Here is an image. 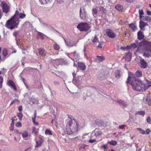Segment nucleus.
I'll return each mask as SVG.
<instances>
[{
  "label": "nucleus",
  "instance_id": "obj_18",
  "mask_svg": "<svg viewBox=\"0 0 151 151\" xmlns=\"http://www.w3.org/2000/svg\"><path fill=\"white\" fill-rule=\"evenodd\" d=\"M43 142V140L40 138L38 141L36 140V145L35 146V147L37 148L40 147Z\"/></svg>",
  "mask_w": 151,
  "mask_h": 151
},
{
  "label": "nucleus",
  "instance_id": "obj_39",
  "mask_svg": "<svg viewBox=\"0 0 151 151\" xmlns=\"http://www.w3.org/2000/svg\"><path fill=\"white\" fill-rule=\"evenodd\" d=\"M2 54L4 56H6L8 54L7 50L6 49H4L2 51Z\"/></svg>",
  "mask_w": 151,
  "mask_h": 151
},
{
  "label": "nucleus",
  "instance_id": "obj_10",
  "mask_svg": "<svg viewBox=\"0 0 151 151\" xmlns=\"http://www.w3.org/2000/svg\"><path fill=\"white\" fill-rule=\"evenodd\" d=\"M148 25V24L142 21H140L139 22V27L140 30L144 31L145 30V27Z\"/></svg>",
  "mask_w": 151,
  "mask_h": 151
},
{
  "label": "nucleus",
  "instance_id": "obj_44",
  "mask_svg": "<svg viewBox=\"0 0 151 151\" xmlns=\"http://www.w3.org/2000/svg\"><path fill=\"white\" fill-rule=\"evenodd\" d=\"M38 36H39L40 38L41 39H44L43 35L42 33L39 32L38 33Z\"/></svg>",
  "mask_w": 151,
  "mask_h": 151
},
{
  "label": "nucleus",
  "instance_id": "obj_55",
  "mask_svg": "<svg viewBox=\"0 0 151 151\" xmlns=\"http://www.w3.org/2000/svg\"><path fill=\"white\" fill-rule=\"evenodd\" d=\"M19 32L18 31L15 32L13 33V36L15 37H16L18 35Z\"/></svg>",
  "mask_w": 151,
  "mask_h": 151
},
{
  "label": "nucleus",
  "instance_id": "obj_52",
  "mask_svg": "<svg viewBox=\"0 0 151 151\" xmlns=\"http://www.w3.org/2000/svg\"><path fill=\"white\" fill-rule=\"evenodd\" d=\"M97 59L99 61H101L103 60L104 58L103 57H102L101 56H97Z\"/></svg>",
  "mask_w": 151,
  "mask_h": 151
},
{
  "label": "nucleus",
  "instance_id": "obj_3",
  "mask_svg": "<svg viewBox=\"0 0 151 151\" xmlns=\"http://www.w3.org/2000/svg\"><path fill=\"white\" fill-rule=\"evenodd\" d=\"M140 44L141 46L144 47L143 55L147 58L151 57V42L143 39L140 42Z\"/></svg>",
  "mask_w": 151,
  "mask_h": 151
},
{
  "label": "nucleus",
  "instance_id": "obj_54",
  "mask_svg": "<svg viewBox=\"0 0 151 151\" xmlns=\"http://www.w3.org/2000/svg\"><path fill=\"white\" fill-rule=\"evenodd\" d=\"M147 122L149 123H151V119L150 116H148L147 118Z\"/></svg>",
  "mask_w": 151,
  "mask_h": 151
},
{
  "label": "nucleus",
  "instance_id": "obj_59",
  "mask_svg": "<svg viewBox=\"0 0 151 151\" xmlns=\"http://www.w3.org/2000/svg\"><path fill=\"white\" fill-rule=\"evenodd\" d=\"M124 127H125L124 125H120L119 126V128L121 129H123L124 128Z\"/></svg>",
  "mask_w": 151,
  "mask_h": 151
},
{
  "label": "nucleus",
  "instance_id": "obj_41",
  "mask_svg": "<svg viewBox=\"0 0 151 151\" xmlns=\"http://www.w3.org/2000/svg\"><path fill=\"white\" fill-rule=\"evenodd\" d=\"M92 41L93 43H95L96 42H97V41H98V39L97 37V36L96 35H95L94 36V38L92 39Z\"/></svg>",
  "mask_w": 151,
  "mask_h": 151
},
{
  "label": "nucleus",
  "instance_id": "obj_17",
  "mask_svg": "<svg viewBox=\"0 0 151 151\" xmlns=\"http://www.w3.org/2000/svg\"><path fill=\"white\" fill-rule=\"evenodd\" d=\"M138 41L137 40L136 41V42L133 43H132L130 46H127V47H130L134 49L136 48L138 46Z\"/></svg>",
  "mask_w": 151,
  "mask_h": 151
},
{
  "label": "nucleus",
  "instance_id": "obj_64",
  "mask_svg": "<svg viewBox=\"0 0 151 151\" xmlns=\"http://www.w3.org/2000/svg\"><path fill=\"white\" fill-rule=\"evenodd\" d=\"M68 120H70V119H72V120L73 117L71 116L70 115H68Z\"/></svg>",
  "mask_w": 151,
  "mask_h": 151
},
{
  "label": "nucleus",
  "instance_id": "obj_8",
  "mask_svg": "<svg viewBox=\"0 0 151 151\" xmlns=\"http://www.w3.org/2000/svg\"><path fill=\"white\" fill-rule=\"evenodd\" d=\"M106 32L107 36L110 38H113L116 36L115 34L110 29H106Z\"/></svg>",
  "mask_w": 151,
  "mask_h": 151
},
{
  "label": "nucleus",
  "instance_id": "obj_29",
  "mask_svg": "<svg viewBox=\"0 0 151 151\" xmlns=\"http://www.w3.org/2000/svg\"><path fill=\"white\" fill-rule=\"evenodd\" d=\"M21 134L22 137L24 139H26L28 135V132L26 131L21 133Z\"/></svg>",
  "mask_w": 151,
  "mask_h": 151
},
{
  "label": "nucleus",
  "instance_id": "obj_48",
  "mask_svg": "<svg viewBox=\"0 0 151 151\" xmlns=\"http://www.w3.org/2000/svg\"><path fill=\"white\" fill-rule=\"evenodd\" d=\"M14 124L11 123L10 127V130L11 131H13L14 130Z\"/></svg>",
  "mask_w": 151,
  "mask_h": 151
},
{
  "label": "nucleus",
  "instance_id": "obj_61",
  "mask_svg": "<svg viewBox=\"0 0 151 151\" xmlns=\"http://www.w3.org/2000/svg\"><path fill=\"white\" fill-rule=\"evenodd\" d=\"M38 19L39 20L40 23H42L44 25V26L47 25L45 23H44L42 22L39 18H38Z\"/></svg>",
  "mask_w": 151,
  "mask_h": 151
},
{
  "label": "nucleus",
  "instance_id": "obj_51",
  "mask_svg": "<svg viewBox=\"0 0 151 151\" xmlns=\"http://www.w3.org/2000/svg\"><path fill=\"white\" fill-rule=\"evenodd\" d=\"M39 1L42 4H45L47 3V1L46 0H39Z\"/></svg>",
  "mask_w": 151,
  "mask_h": 151
},
{
  "label": "nucleus",
  "instance_id": "obj_15",
  "mask_svg": "<svg viewBox=\"0 0 151 151\" xmlns=\"http://www.w3.org/2000/svg\"><path fill=\"white\" fill-rule=\"evenodd\" d=\"M65 42L67 45L69 47H72L76 45V43L73 41H66L64 39Z\"/></svg>",
  "mask_w": 151,
  "mask_h": 151
},
{
  "label": "nucleus",
  "instance_id": "obj_42",
  "mask_svg": "<svg viewBox=\"0 0 151 151\" xmlns=\"http://www.w3.org/2000/svg\"><path fill=\"white\" fill-rule=\"evenodd\" d=\"M140 44V43H139ZM141 47H142L144 48V47L143 46H141V45H140V46H137V50H135V51L136 52H140V48Z\"/></svg>",
  "mask_w": 151,
  "mask_h": 151
},
{
  "label": "nucleus",
  "instance_id": "obj_50",
  "mask_svg": "<svg viewBox=\"0 0 151 151\" xmlns=\"http://www.w3.org/2000/svg\"><path fill=\"white\" fill-rule=\"evenodd\" d=\"M35 118H32V120L33 123L36 125H38L39 124L38 122H36L35 121Z\"/></svg>",
  "mask_w": 151,
  "mask_h": 151
},
{
  "label": "nucleus",
  "instance_id": "obj_14",
  "mask_svg": "<svg viewBox=\"0 0 151 151\" xmlns=\"http://www.w3.org/2000/svg\"><path fill=\"white\" fill-rule=\"evenodd\" d=\"M146 97L145 99L146 101L147 102L148 105L149 106H150L151 105V98L150 94H147L146 95Z\"/></svg>",
  "mask_w": 151,
  "mask_h": 151
},
{
  "label": "nucleus",
  "instance_id": "obj_36",
  "mask_svg": "<svg viewBox=\"0 0 151 151\" xmlns=\"http://www.w3.org/2000/svg\"><path fill=\"white\" fill-rule=\"evenodd\" d=\"M108 143L110 144L111 145H112L113 146H115L116 145L117 142L116 141L112 140L111 141L109 142Z\"/></svg>",
  "mask_w": 151,
  "mask_h": 151
},
{
  "label": "nucleus",
  "instance_id": "obj_30",
  "mask_svg": "<svg viewBox=\"0 0 151 151\" xmlns=\"http://www.w3.org/2000/svg\"><path fill=\"white\" fill-rule=\"evenodd\" d=\"M135 75L137 77H141L142 76V72L140 70H137L135 73Z\"/></svg>",
  "mask_w": 151,
  "mask_h": 151
},
{
  "label": "nucleus",
  "instance_id": "obj_37",
  "mask_svg": "<svg viewBox=\"0 0 151 151\" xmlns=\"http://www.w3.org/2000/svg\"><path fill=\"white\" fill-rule=\"evenodd\" d=\"M97 10L96 8L93 9L92 10V13L93 16L95 17H96L95 15H96L97 14Z\"/></svg>",
  "mask_w": 151,
  "mask_h": 151
},
{
  "label": "nucleus",
  "instance_id": "obj_60",
  "mask_svg": "<svg viewBox=\"0 0 151 151\" xmlns=\"http://www.w3.org/2000/svg\"><path fill=\"white\" fill-rule=\"evenodd\" d=\"M127 47V49H128L129 48V47H126L124 46V47H121L120 48V49H122V50H124L126 49Z\"/></svg>",
  "mask_w": 151,
  "mask_h": 151
},
{
  "label": "nucleus",
  "instance_id": "obj_11",
  "mask_svg": "<svg viewBox=\"0 0 151 151\" xmlns=\"http://www.w3.org/2000/svg\"><path fill=\"white\" fill-rule=\"evenodd\" d=\"M6 71L5 69L3 68L2 70L0 71V75L1 74H4ZM3 81V78L2 76H0V88L2 87V84Z\"/></svg>",
  "mask_w": 151,
  "mask_h": 151
},
{
  "label": "nucleus",
  "instance_id": "obj_22",
  "mask_svg": "<svg viewBox=\"0 0 151 151\" xmlns=\"http://www.w3.org/2000/svg\"><path fill=\"white\" fill-rule=\"evenodd\" d=\"M135 114L136 115H141L144 117L145 114V112L144 111H137L136 112Z\"/></svg>",
  "mask_w": 151,
  "mask_h": 151
},
{
  "label": "nucleus",
  "instance_id": "obj_12",
  "mask_svg": "<svg viewBox=\"0 0 151 151\" xmlns=\"http://www.w3.org/2000/svg\"><path fill=\"white\" fill-rule=\"evenodd\" d=\"M7 85L9 86H10L11 88H13L15 90H16L17 88L16 86L12 81H9L7 82Z\"/></svg>",
  "mask_w": 151,
  "mask_h": 151
},
{
  "label": "nucleus",
  "instance_id": "obj_23",
  "mask_svg": "<svg viewBox=\"0 0 151 151\" xmlns=\"http://www.w3.org/2000/svg\"><path fill=\"white\" fill-rule=\"evenodd\" d=\"M39 53L42 56H44L46 55V52L43 49H39Z\"/></svg>",
  "mask_w": 151,
  "mask_h": 151
},
{
  "label": "nucleus",
  "instance_id": "obj_9",
  "mask_svg": "<svg viewBox=\"0 0 151 151\" xmlns=\"http://www.w3.org/2000/svg\"><path fill=\"white\" fill-rule=\"evenodd\" d=\"M140 67L143 69H145L147 68V62L142 58L140 59Z\"/></svg>",
  "mask_w": 151,
  "mask_h": 151
},
{
  "label": "nucleus",
  "instance_id": "obj_20",
  "mask_svg": "<svg viewBox=\"0 0 151 151\" xmlns=\"http://www.w3.org/2000/svg\"><path fill=\"white\" fill-rule=\"evenodd\" d=\"M98 77L99 79L100 80H102L106 78L104 72L100 73H99L98 75Z\"/></svg>",
  "mask_w": 151,
  "mask_h": 151
},
{
  "label": "nucleus",
  "instance_id": "obj_26",
  "mask_svg": "<svg viewBox=\"0 0 151 151\" xmlns=\"http://www.w3.org/2000/svg\"><path fill=\"white\" fill-rule=\"evenodd\" d=\"M115 8L119 11L122 12L123 10V6L120 4L116 5L115 6Z\"/></svg>",
  "mask_w": 151,
  "mask_h": 151
},
{
  "label": "nucleus",
  "instance_id": "obj_35",
  "mask_svg": "<svg viewBox=\"0 0 151 151\" xmlns=\"http://www.w3.org/2000/svg\"><path fill=\"white\" fill-rule=\"evenodd\" d=\"M115 76L117 78H119L120 77V72L119 70H117L116 71Z\"/></svg>",
  "mask_w": 151,
  "mask_h": 151
},
{
  "label": "nucleus",
  "instance_id": "obj_19",
  "mask_svg": "<svg viewBox=\"0 0 151 151\" xmlns=\"http://www.w3.org/2000/svg\"><path fill=\"white\" fill-rule=\"evenodd\" d=\"M144 36L143 32L139 31L137 33L138 39L139 40H141L144 38Z\"/></svg>",
  "mask_w": 151,
  "mask_h": 151
},
{
  "label": "nucleus",
  "instance_id": "obj_32",
  "mask_svg": "<svg viewBox=\"0 0 151 151\" xmlns=\"http://www.w3.org/2000/svg\"><path fill=\"white\" fill-rule=\"evenodd\" d=\"M17 116L20 121H21L22 119L23 114L21 112H19L17 113Z\"/></svg>",
  "mask_w": 151,
  "mask_h": 151
},
{
  "label": "nucleus",
  "instance_id": "obj_49",
  "mask_svg": "<svg viewBox=\"0 0 151 151\" xmlns=\"http://www.w3.org/2000/svg\"><path fill=\"white\" fill-rule=\"evenodd\" d=\"M16 126L17 127H20L22 126V124L20 122H18L16 124Z\"/></svg>",
  "mask_w": 151,
  "mask_h": 151
},
{
  "label": "nucleus",
  "instance_id": "obj_57",
  "mask_svg": "<svg viewBox=\"0 0 151 151\" xmlns=\"http://www.w3.org/2000/svg\"><path fill=\"white\" fill-rule=\"evenodd\" d=\"M56 1L58 3H61L64 1V0H56Z\"/></svg>",
  "mask_w": 151,
  "mask_h": 151
},
{
  "label": "nucleus",
  "instance_id": "obj_45",
  "mask_svg": "<svg viewBox=\"0 0 151 151\" xmlns=\"http://www.w3.org/2000/svg\"><path fill=\"white\" fill-rule=\"evenodd\" d=\"M68 122L67 123V124L70 126L72 125L73 124L72 120L71 119H70V120H68Z\"/></svg>",
  "mask_w": 151,
  "mask_h": 151
},
{
  "label": "nucleus",
  "instance_id": "obj_63",
  "mask_svg": "<svg viewBox=\"0 0 151 151\" xmlns=\"http://www.w3.org/2000/svg\"><path fill=\"white\" fill-rule=\"evenodd\" d=\"M147 15H151V11H147Z\"/></svg>",
  "mask_w": 151,
  "mask_h": 151
},
{
  "label": "nucleus",
  "instance_id": "obj_43",
  "mask_svg": "<svg viewBox=\"0 0 151 151\" xmlns=\"http://www.w3.org/2000/svg\"><path fill=\"white\" fill-rule=\"evenodd\" d=\"M99 9L103 13H105L106 12V9L103 6L100 7H99Z\"/></svg>",
  "mask_w": 151,
  "mask_h": 151
},
{
  "label": "nucleus",
  "instance_id": "obj_46",
  "mask_svg": "<svg viewBox=\"0 0 151 151\" xmlns=\"http://www.w3.org/2000/svg\"><path fill=\"white\" fill-rule=\"evenodd\" d=\"M32 133L35 134H37V131L36 130V128L35 127L32 128Z\"/></svg>",
  "mask_w": 151,
  "mask_h": 151
},
{
  "label": "nucleus",
  "instance_id": "obj_25",
  "mask_svg": "<svg viewBox=\"0 0 151 151\" xmlns=\"http://www.w3.org/2000/svg\"><path fill=\"white\" fill-rule=\"evenodd\" d=\"M72 55L74 57L75 59L78 60L79 59V55L78 53L75 51L71 53Z\"/></svg>",
  "mask_w": 151,
  "mask_h": 151
},
{
  "label": "nucleus",
  "instance_id": "obj_24",
  "mask_svg": "<svg viewBox=\"0 0 151 151\" xmlns=\"http://www.w3.org/2000/svg\"><path fill=\"white\" fill-rule=\"evenodd\" d=\"M126 60L128 62L130 61L131 59V55L130 52H128L126 54Z\"/></svg>",
  "mask_w": 151,
  "mask_h": 151
},
{
  "label": "nucleus",
  "instance_id": "obj_47",
  "mask_svg": "<svg viewBox=\"0 0 151 151\" xmlns=\"http://www.w3.org/2000/svg\"><path fill=\"white\" fill-rule=\"evenodd\" d=\"M90 139L89 140L88 142L91 143H94V142H96V139Z\"/></svg>",
  "mask_w": 151,
  "mask_h": 151
},
{
  "label": "nucleus",
  "instance_id": "obj_56",
  "mask_svg": "<svg viewBox=\"0 0 151 151\" xmlns=\"http://www.w3.org/2000/svg\"><path fill=\"white\" fill-rule=\"evenodd\" d=\"M22 106H19L18 107V109L19 111L21 112L22 111Z\"/></svg>",
  "mask_w": 151,
  "mask_h": 151
},
{
  "label": "nucleus",
  "instance_id": "obj_16",
  "mask_svg": "<svg viewBox=\"0 0 151 151\" xmlns=\"http://www.w3.org/2000/svg\"><path fill=\"white\" fill-rule=\"evenodd\" d=\"M115 103H116L119 104L121 106H122L124 107L127 106V104L126 102L123 101L121 100H119L115 101Z\"/></svg>",
  "mask_w": 151,
  "mask_h": 151
},
{
  "label": "nucleus",
  "instance_id": "obj_31",
  "mask_svg": "<svg viewBox=\"0 0 151 151\" xmlns=\"http://www.w3.org/2000/svg\"><path fill=\"white\" fill-rule=\"evenodd\" d=\"M129 27H131L133 32H135L137 29V27L136 25H135L134 24H131L129 25Z\"/></svg>",
  "mask_w": 151,
  "mask_h": 151
},
{
  "label": "nucleus",
  "instance_id": "obj_62",
  "mask_svg": "<svg viewBox=\"0 0 151 151\" xmlns=\"http://www.w3.org/2000/svg\"><path fill=\"white\" fill-rule=\"evenodd\" d=\"M145 81H146V82L148 84V85L149 84H150L151 83V82L150 81L148 80L147 79H145Z\"/></svg>",
  "mask_w": 151,
  "mask_h": 151
},
{
  "label": "nucleus",
  "instance_id": "obj_40",
  "mask_svg": "<svg viewBox=\"0 0 151 151\" xmlns=\"http://www.w3.org/2000/svg\"><path fill=\"white\" fill-rule=\"evenodd\" d=\"M137 129L139 131L140 133L142 134H145V130L142 129L141 128H137Z\"/></svg>",
  "mask_w": 151,
  "mask_h": 151
},
{
  "label": "nucleus",
  "instance_id": "obj_13",
  "mask_svg": "<svg viewBox=\"0 0 151 151\" xmlns=\"http://www.w3.org/2000/svg\"><path fill=\"white\" fill-rule=\"evenodd\" d=\"M78 67L81 70H84L86 68L85 65L83 63L79 62L78 63Z\"/></svg>",
  "mask_w": 151,
  "mask_h": 151
},
{
  "label": "nucleus",
  "instance_id": "obj_34",
  "mask_svg": "<svg viewBox=\"0 0 151 151\" xmlns=\"http://www.w3.org/2000/svg\"><path fill=\"white\" fill-rule=\"evenodd\" d=\"M78 124L77 123H76V125L75 126V127L72 130L73 131H71L72 132H77L78 131Z\"/></svg>",
  "mask_w": 151,
  "mask_h": 151
},
{
  "label": "nucleus",
  "instance_id": "obj_5",
  "mask_svg": "<svg viewBox=\"0 0 151 151\" xmlns=\"http://www.w3.org/2000/svg\"><path fill=\"white\" fill-rule=\"evenodd\" d=\"M0 6L3 12L6 14L8 12L10 8V5L9 4H7L5 1H2L1 2Z\"/></svg>",
  "mask_w": 151,
  "mask_h": 151
},
{
  "label": "nucleus",
  "instance_id": "obj_33",
  "mask_svg": "<svg viewBox=\"0 0 151 151\" xmlns=\"http://www.w3.org/2000/svg\"><path fill=\"white\" fill-rule=\"evenodd\" d=\"M24 25L27 27H32V25L29 22H25Z\"/></svg>",
  "mask_w": 151,
  "mask_h": 151
},
{
  "label": "nucleus",
  "instance_id": "obj_53",
  "mask_svg": "<svg viewBox=\"0 0 151 151\" xmlns=\"http://www.w3.org/2000/svg\"><path fill=\"white\" fill-rule=\"evenodd\" d=\"M139 15H143L144 14V12L142 9H139Z\"/></svg>",
  "mask_w": 151,
  "mask_h": 151
},
{
  "label": "nucleus",
  "instance_id": "obj_4",
  "mask_svg": "<svg viewBox=\"0 0 151 151\" xmlns=\"http://www.w3.org/2000/svg\"><path fill=\"white\" fill-rule=\"evenodd\" d=\"M89 24L86 22H82L77 26V28L81 31H86L90 28Z\"/></svg>",
  "mask_w": 151,
  "mask_h": 151
},
{
  "label": "nucleus",
  "instance_id": "obj_2",
  "mask_svg": "<svg viewBox=\"0 0 151 151\" xmlns=\"http://www.w3.org/2000/svg\"><path fill=\"white\" fill-rule=\"evenodd\" d=\"M26 17L24 14L20 13L16 10L14 16L8 20L6 24V27L10 29H13L17 27L20 22L19 19H23Z\"/></svg>",
  "mask_w": 151,
  "mask_h": 151
},
{
  "label": "nucleus",
  "instance_id": "obj_38",
  "mask_svg": "<svg viewBox=\"0 0 151 151\" xmlns=\"http://www.w3.org/2000/svg\"><path fill=\"white\" fill-rule=\"evenodd\" d=\"M53 47L54 49L56 50H58L60 48L59 46L57 43H55Z\"/></svg>",
  "mask_w": 151,
  "mask_h": 151
},
{
  "label": "nucleus",
  "instance_id": "obj_58",
  "mask_svg": "<svg viewBox=\"0 0 151 151\" xmlns=\"http://www.w3.org/2000/svg\"><path fill=\"white\" fill-rule=\"evenodd\" d=\"M78 140H79V138H78V137H77L74 139L73 141H74V142H76L77 141H78Z\"/></svg>",
  "mask_w": 151,
  "mask_h": 151
},
{
  "label": "nucleus",
  "instance_id": "obj_28",
  "mask_svg": "<svg viewBox=\"0 0 151 151\" xmlns=\"http://www.w3.org/2000/svg\"><path fill=\"white\" fill-rule=\"evenodd\" d=\"M142 20L144 21H147L149 22H151V17L148 16L143 17Z\"/></svg>",
  "mask_w": 151,
  "mask_h": 151
},
{
  "label": "nucleus",
  "instance_id": "obj_27",
  "mask_svg": "<svg viewBox=\"0 0 151 151\" xmlns=\"http://www.w3.org/2000/svg\"><path fill=\"white\" fill-rule=\"evenodd\" d=\"M45 134L47 135H50L52 134V131L50 129H47L45 130Z\"/></svg>",
  "mask_w": 151,
  "mask_h": 151
},
{
  "label": "nucleus",
  "instance_id": "obj_7",
  "mask_svg": "<svg viewBox=\"0 0 151 151\" xmlns=\"http://www.w3.org/2000/svg\"><path fill=\"white\" fill-rule=\"evenodd\" d=\"M80 17L82 20H85L87 17V12L85 8L83 7H81L80 8L79 11Z\"/></svg>",
  "mask_w": 151,
  "mask_h": 151
},
{
  "label": "nucleus",
  "instance_id": "obj_6",
  "mask_svg": "<svg viewBox=\"0 0 151 151\" xmlns=\"http://www.w3.org/2000/svg\"><path fill=\"white\" fill-rule=\"evenodd\" d=\"M102 134V132L100 129H96L91 133L90 138L96 139L97 137L101 136Z\"/></svg>",
  "mask_w": 151,
  "mask_h": 151
},
{
  "label": "nucleus",
  "instance_id": "obj_1",
  "mask_svg": "<svg viewBox=\"0 0 151 151\" xmlns=\"http://www.w3.org/2000/svg\"><path fill=\"white\" fill-rule=\"evenodd\" d=\"M129 75L127 83H129L131 84L134 90L143 92L151 86V84L147 85L144 83L141 80L133 76L132 74L129 73Z\"/></svg>",
  "mask_w": 151,
  "mask_h": 151
},
{
  "label": "nucleus",
  "instance_id": "obj_21",
  "mask_svg": "<svg viewBox=\"0 0 151 151\" xmlns=\"http://www.w3.org/2000/svg\"><path fill=\"white\" fill-rule=\"evenodd\" d=\"M88 145L84 144H79L78 145V148L80 150L82 149H87Z\"/></svg>",
  "mask_w": 151,
  "mask_h": 151
}]
</instances>
